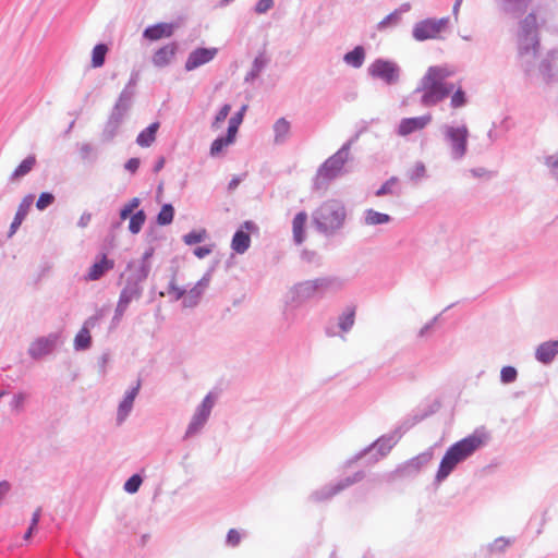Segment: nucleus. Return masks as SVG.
Masks as SVG:
<instances>
[{"mask_svg":"<svg viewBox=\"0 0 558 558\" xmlns=\"http://www.w3.org/2000/svg\"><path fill=\"white\" fill-rule=\"evenodd\" d=\"M451 74L452 71L447 66H430L427 70L418 88L423 93L422 104L424 106H435L454 89V85L446 83Z\"/></svg>","mask_w":558,"mask_h":558,"instance_id":"obj_1","label":"nucleus"},{"mask_svg":"<svg viewBox=\"0 0 558 558\" xmlns=\"http://www.w3.org/2000/svg\"><path fill=\"white\" fill-rule=\"evenodd\" d=\"M485 442L486 437L484 434L474 433L453 444L440 461L437 478L439 481L446 478L460 462L482 448Z\"/></svg>","mask_w":558,"mask_h":558,"instance_id":"obj_2","label":"nucleus"},{"mask_svg":"<svg viewBox=\"0 0 558 558\" xmlns=\"http://www.w3.org/2000/svg\"><path fill=\"white\" fill-rule=\"evenodd\" d=\"M345 219V209L338 201L324 203L314 214V221L324 231L340 228Z\"/></svg>","mask_w":558,"mask_h":558,"instance_id":"obj_3","label":"nucleus"},{"mask_svg":"<svg viewBox=\"0 0 558 558\" xmlns=\"http://www.w3.org/2000/svg\"><path fill=\"white\" fill-rule=\"evenodd\" d=\"M348 158V150L341 149L328 158L319 168L316 175V187H324L330 180L340 174Z\"/></svg>","mask_w":558,"mask_h":558,"instance_id":"obj_4","label":"nucleus"},{"mask_svg":"<svg viewBox=\"0 0 558 558\" xmlns=\"http://www.w3.org/2000/svg\"><path fill=\"white\" fill-rule=\"evenodd\" d=\"M368 73L374 78H379L386 84H395L399 80V66L389 60L377 59L368 66Z\"/></svg>","mask_w":558,"mask_h":558,"instance_id":"obj_5","label":"nucleus"},{"mask_svg":"<svg viewBox=\"0 0 558 558\" xmlns=\"http://www.w3.org/2000/svg\"><path fill=\"white\" fill-rule=\"evenodd\" d=\"M448 23L447 19H427L415 24L413 28V37L418 40L436 39L441 32L446 28Z\"/></svg>","mask_w":558,"mask_h":558,"instance_id":"obj_6","label":"nucleus"},{"mask_svg":"<svg viewBox=\"0 0 558 558\" xmlns=\"http://www.w3.org/2000/svg\"><path fill=\"white\" fill-rule=\"evenodd\" d=\"M446 138L451 145L453 157L461 158L466 153L469 130L465 125L461 126H446Z\"/></svg>","mask_w":558,"mask_h":558,"instance_id":"obj_7","label":"nucleus"},{"mask_svg":"<svg viewBox=\"0 0 558 558\" xmlns=\"http://www.w3.org/2000/svg\"><path fill=\"white\" fill-rule=\"evenodd\" d=\"M217 53V48H197L189 54L184 68L186 71H193L210 62Z\"/></svg>","mask_w":558,"mask_h":558,"instance_id":"obj_8","label":"nucleus"},{"mask_svg":"<svg viewBox=\"0 0 558 558\" xmlns=\"http://www.w3.org/2000/svg\"><path fill=\"white\" fill-rule=\"evenodd\" d=\"M179 46L177 43H168L156 49L151 56V63L158 69L170 65L178 53Z\"/></svg>","mask_w":558,"mask_h":558,"instance_id":"obj_9","label":"nucleus"},{"mask_svg":"<svg viewBox=\"0 0 558 558\" xmlns=\"http://www.w3.org/2000/svg\"><path fill=\"white\" fill-rule=\"evenodd\" d=\"M213 405H214V401H213L211 397L207 396L203 400V402L199 405V408L197 409L196 413L194 414V416L187 427L186 436L195 434L203 427V425L205 424V422L207 421V418L210 414Z\"/></svg>","mask_w":558,"mask_h":558,"instance_id":"obj_10","label":"nucleus"},{"mask_svg":"<svg viewBox=\"0 0 558 558\" xmlns=\"http://www.w3.org/2000/svg\"><path fill=\"white\" fill-rule=\"evenodd\" d=\"M432 121L430 114L402 119L398 125V134L408 136L416 131L425 129Z\"/></svg>","mask_w":558,"mask_h":558,"instance_id":"obj_11","label":"nucleus"},{"mask_svg":"<svg viewBox=\"0 0 558 558\" xmlns=\"http://www.w3.org/2000/svg\"><path fill=\"white\" fill-rule=\"evenodd\" d=\"M254 227L253 222L245 221L240 230H238L231 241L232 250L238 254L246 252L251 245L250 230Z\"/></svg>","mask_w":558,"mask_h":558,"instance_id":"obj_12","label":"nucleus"},{"mask_svg":"<svg viewBox=\"0 0 558 558\" xmlns=\"http://www.w3.org/2000/svg\"><path fill=\"white\" fill-rule=\"evenodd\" d=\"M175 25L172 23H158L151 26H148L143 36L151 41H156L162 38H169L174 34Z\"/></svg>","mask_w":558,"mask_h":558,"instance_id":"obj_13","label":"nucleus"},{"mask_svg":"<svg viewBox=\"0 0 558 558\" xmlns=\"http://www.w3.org/2000/svg\"><path fill=\"white\" fill-rule=\"evenodd\" d=\"M57 336H49L36 339L31 343L28 353L35 359L49 354L57 342Z\"/></svg>","mask_w":558,"mask_h":558,"instance_id":"obj_14","label":"nucleus"},{"mask_svg":"<svg viewBox=\"0 0 558 558\" xmlns=\"http://www.w3.org/2000/svg\"><path fill=\"white\" fill-rule=\"evenodd\" d=\"M98 322V317H89L85 320L83 327L74 338V347L76 350H85L89 348L92 343V337L89 329L95 327Z\"/></svg>","mask_w":558,"mask_h":558,"instance_id":"obj_15","label":"nucleus"},{"mask_svg":"<svg viewBox=\"0 0 558 558\" xmlns=\"http://www.w3.org/2000/svg\"><path fill=\"white\" fill-rule=\"evenodd\" d=\"M33 202H34V196L31 194L23 197V199L21 201V203L17 207L14 219L10 226L9 236H12L16 232V230L20 228V226L22 225L23 220L26 218V216L31 209Z\"/></svg>","mask_w":558,"mask_h":558,"instance_id":"obj_16","label":"nucleus"},{"mask_svg":"<svg viewBox=\"0 0 558 558\" xmlns=\"http://www.w3.org/2000/svg\"><path fill=\"white\" fill-rule=\"evenodd\" d=\"M114 260L102 255L99 262L93 264L86 275V280L96 281L100 279L107 271L113 269Z\"/></svg>","mask_w":558,"mask_h":558,"instance_id":"obj_17","label":"nucleus"},{"mask_svg":"<svg viewBox=\"0 0 558 558\" xmlns=\"http://www.w3.org/2000/svg\"><path fill=\"white\" fill-rule=\"evenodd\" d=\"M558 354V341H546L536 349L535 356L537 361L547 364Z\"/></svg>","mask_w":558,"mask_h":558,"instance_id":"obj_18","label":"nucleus"},{"mask_svg":"<svg viewBox=\"0 0 558 558\" xmlns=\"http://www.w3.org/2000/svg\"><path fill=\"white\" fill-rule=\"evenodd\" d=\"M306 221L307 215L305 211L299 213L292 221L293 239L298 244H301L305 239Z\"/></svg>","mask_w":558,"mask_h":558,"instance_id":"obj_19","label":"nucleus"},{"mask_svg":"<svg viewBox=\"0 0 558 558\" xmlns=\"http://www.w3.org/2000/svg\"><path fill=\"white\" fill-rule=\"evenodd\" d=\"M430 458H432L430 453L418 454V456L410 459L409 461H407L404 464H402L398 469V472H400L402 474L409 473V472H418L421 470V468L423 466V464L428 462L430 460Z\"/></svg>","mask_w":558,"mask_h":558,"instance_id":"obj_20","label":"nucleus"},{"mask_svg":"<svg viewBox=\"0 0 558 558\" xmlns=\"http://www.w3.org/2000/svg\"><path fill=\"white\" fill-rule=\"evenodd\" d=\"M159 129V122H154L149 126H147L145 130H143L137 138L136 143L141 147H149L156 140V133Z\"/></svg>","mask_w":558,"mask_h":558,"instance_id":"obj_21","label":"nucleus"},{"mask_svg":"<svg viewBox=\"0 0 558 558\" xmlns=\"http://www.w3.org/2000/svg\"><path fill=\"white\" fill-rule=\"evenodd\" d=\"M136 291L134 290H129V289H124L122 290L120 296H119V301H118V304H117V308H116V318L117 319H120L125 311L128 310L130 303L132 302V300L134 299V296L136 295Z\"/></svg>","mask_w":558,"mask_h":558,"instance_id":"obj_22","label":"nucleus"},{"mask_svg":"<svg viewBox=\"0 0 558 558\" xmlns=\"http://www.w3.org/2000/svg\"><path fill=\"white\" fill-rule=\"evenodd\" d=\"M343 60L348 65L359 69L364 63L365 49L362 46H356L352 51L344 54Z\"/></svg>","mask_w":558,"mask_h":558,"instance_id":"obj_23","label":"nucleus"},{"mask_svg":"<svg viewBox=\"0 0 558 558\" xmlns=\"http://www.w3.org/2000/svg\"><path fill=\"white\" fill-rule=\"evenodd\" d=\"M36 165V157L28 156L26 157L12 172L11 179L16 181L24 175L28 174Z\"/></svg>","mask_w":558,"mask_h":558,"instance_id":"obj_24","label":"nucleus"},{"mask_svg":"<svg viewBox=\"0 0 558 558\" xmlns=\"http://www.w3.org/2000/svg\"><path fill=\"white\" fill-rule=\"evenodd\" d=\"M236 134L230 133V130L227 131V136L216 138L210 146V155L217 156L219 155L227 146L232 144L235 141Z\"/></svg>","mask_w":558,"mask_h":558,"instance_id":"obj_25","label":"nucleus"},{"mask_svg":"<svg viewBox=\"0 0 558 558\" xmlns=\"http://www.w3.org/2000/svg\"><path fill=\"white\" fill-rule=\"evenodd\" d=\"M138 389H140V383H137V385L125 395L123 401L120 403L119 417L121 420L124 418L128 415V413L131 411L134 399L138 392Z\"/></svg>","mask_w":558,"mask_h":558,"instance_id":"obj_26","label":"nucleus"},{"mask_svg":"<svg viewBox=\"0 0 558 558\" xmlns=\"http://www.w3.org/2000/svg\"><path fill=\"white\" fill-rule=\"evenodd\" d=\"M355 319V307L349 306L339 317V327L343 332L349 331L354 325Z\"/></svg>","mask_w":558,"mask_h":558,"instance_id":"obj_27","label":"nucleus"},{"mask_svg":"<svg viewBox=\"0 0 558 558\" xmlns=\"http://www.w3.org/2000/svg\"><path fill=\"white\" fill-rule=\"evenodd\" d=\"M390 221V216L387 214L378 213L374 209L365 211V223L367 226L384 225Z\"/></svg>","mask_w":558,"mask_h":558,"instance_id":"obj_28","label":"nucleus"},{"mask_svg":"<svg viewBox=\"0 0 558 558\" xmlns=\"http://www.w3.org/2000/svg\"><path fill=\"white\" fill-rule=\"evenodd\" d=\"M108 47L104 44L96 45L92 52V66L100 68L105 63Z\"/></svg>","mask_w":558,"mask_h":558,"instance_id":"obj_29","label":"nucleus"},{"mask_svg":"<svg viewBox=\"0 0 558 558\" xmlns=\"http://www.w3.org/2000/svg\"><path fill=\"white\" fill-rule=\"evenodd\" d=\"M276 142H282L290 132V123L284 119L280 118L274 125Z\"/></svg>","mask_w":558,"mask_h":558,"instance_id":"obj_30","label":"nucleus"},{"mask_svg":"<svg viewBox=\"0 0 558 558\" xmlns=\"http://www.w3.org/2000/svg\"><path fill=\"white\" fill-rule=\"evenodd\" d=\"M145 220H146V216L143 210H138L137 213H135L130 218V223H129L130 232L133 234L138 233L142 230Z\"/></svg>","mask_w":558,"mask_h":558,"instance_id":"obj_31","label":"nucleus"},{"mask_svg":"<svg viewBox=\"0 0 558 558\" xmlns=\"http://www.w3.org/2000/svg\"><path fill=\"white\" fill-rule=\"evenodd\" d=\"M453 90L454 92H453V94L451 96V99H450V106L453 109H458V108H461V107L465 106V104L468 101V98H466V94L462 89V87L461 86L454 87Z\"/></svg>","mask_w":558,"mask_h":558,"instance_id":"obj_32","label":"nucleus"},{"mask_svg":"<svg viewBox=\"0 0 558 558\" xmlns=\"http://www.w3.org/2000/svg\"><path fill=\"white\" fill-rule=\"evenodd\" d=\"M174 216L173 207L169 204H166L161 207L158 217L157 222L161 226H166L172 222Z\"/></svg>","mask_w":558,"mask_h":558,"instance_id":"obj_33","label":"nucleus"},{"mask_svg":"<svg viewBox=\"0 0 558 558\" xmlns=\"http://www.w3.org/2000/svg\"><path fill=\"white\" fill-rule=\"evenodd\" d=\"M247 109L246 105H243L241 109L230 118L228 129L230 130V133L238 134L239 126L241 125L243 121L244 113Z\"/></svg>","mask_w":558,"mask_h":558,"instance_id":"obj_34","label":"nucleus"},{"mask_svg":"<svg viewBox=\"0 0 558 558\" xmlns=\"http://www.w3.org/2000/svg\"><path fill=\"white\" fill-rule=\"evenodd\" d=\"M400 22V13L398 11H395L387 16H385L378 24L377 29L385 31L388 27H392L398 25Z\"/></svg>","mask_w":558,"mask_h":558,"instance_id":"obj_35","label":"nucleus"},{"mask_svg":"<svg viewBox=\"0 0 558 558\" xmlns=\"http://www.w3.org/2000/svg\"><path fill=\"white\" fill-rule=\"evenodd\" d=\"M207 232L205 229L193 230L183 236V241L187 245L201 243L206 238Z\"/></svg>","mask_w":558,"mask_h":558,"instance_id":"obj_36","label":"nucleus"},{"mask_svg":"<svg viewBox=\"0 0 558 558\" xmlns=\"http://www.w3.org/2000/svg\"><path fill=\"white\" fill-rule=\"evenodd\" d=\"M231 111V106L230 105H223L220 110L218 111V113L216 114L213 123H211V128L215 129V130H218L221 128L222 123L225 122V120L227 119V117L229 116Z\"/></svg>","mask_w":558,"mask_h":558,"instance_id":"obj_37","label":"nucleus"},{"mask_svg":"<svg viewBox=\"0 0 558 558\" xmlns=\"http://www.w3.org/2000/svg\"><path fill=\"white\" fill-rule=\"evenodd\" d=\"M142 477L138 474L132 475L124 484L125 492L135 494L142 484Z\"/></svg>","mask_w":558,"mask_h":558,"instance_id":"obj_38","label":"nucleus"},{"mask_svg":"<svg viewBox=\"0 0 558 558\" xmlns=\"http://www.w3.org/2000/svg\"><path fill=\"white\" fill-rule=\"evenodd\" d=\"M517 371L512 366H505L500 372V379L504 384L513 383L517 379Z\"/></svg>","mask_w":558,"mask_h":558,"instance_id":"obj_39","label":"nucleus"},{"mask_svg":"<svg viewBox=\"0 0 558 558\" xmlns=\"http://www.w3.org/2000/svg\"><path fill=\"white\" fill-rule=\"evenodd\" d=\"M54 202V196L51 193H41L36 202V207L39 210L46 209Z\"/></svg>","mask_w":558,"mask_h":558,"instance_id":"obj_40","label":"nucleus"},{"mask_svg":"<svg viewBox=\"0 0 558 558\" xmlns=\"http://www.w3.org/2000/svg\"><path fill=\"white\" fill-rule=\"evenodd\" d=\"M140 205V199L134 197L132 198L128 204H125L123 206V208L121 209L120 211V218L122 220H125L131 214L132 211L137 208Z\"/></svg>","mask_w":558,"mask_h":558,"instance_id":"obj_41","label":"nucleus"},{"mask_svg":"<svg viewBox=\"0 0 558 558\" xmlns=\"http://www.w3.org/2000/svg\"><path fill=\"white\" fill-rule=\"evenodd\" d=\"M536 25H537L536 15L531 13L524 19L522 27L526 33H530L536 28Z\"/></svg>","mask_w":558,"mask_h":558,"instance_id":"obj_42","label":"nucleus"},{"mask_svg":"<svg viewBox=\"0 0 558 558\" xmlns=\"http://www.w3.org/2000/svg\"><path fill=\"white\" fill-rule=\"evenodd\" d=\"M274 7V0H258L255 5V12L257 14H264Z\"/></svg>","mask_w":558,"mask_h":558,"instance_id":"obj_43","label":"nucleus"},{"mask_svg":"<svg viewBox=\"0 0 558 558\" xmlns=\"http://www.w3.org/2000/svg\"><path fill=\"white\" fill-rule=\"evenodd\" d=\"M397 183V179L396 178H391L389 179L387 182H385L381 187L376 192V195L377 196H383L385 194H391L392 193V187L393 185Z\"/></svg>","mask_w":558,"mask_h":558,"instance_id":"obj_44","label":"nucleus"},{"mask_svg":"<svg viewBox=\"0 0 558 558\" xmlns=\"http://www.w3.org/2000/svg\"><path fill=\"white\" fill-rule=\"evenodd\" d=\"M241 541V534L239 531L231 529L227 535V542L231 546H236Z\"/></svg>","mask_w":558,"mask_h":558,"instance_id":"obj_45","label":"nucleus"},{"mask_svg":"<svg viewBox=\"0 0 558 558\" xmlns=\"http://www.w3.org/2000/svg\"><path fill=\"white\" fill-rule=\"evenodd\" d=\"M140 167V159L137 158H131L126 163H125V169L130 170L131 172H135Z\"/></svg>","mask_w":558,"mask_h":558,"instance_id":"obj_46","label":"nucleus"},{"mask_svg":"<svg viewBox=\"0 0 558 558\" xmlns=\"http://www.w3.org/2000/svg\"><path fill=\"white\" fill-rule=\"evenodd\" d=\"M211 252V250L209 247H206V246H199V247H196L194 250V254L198 257V258H204L206 257L207 255H209Z\"/></svg>","mask_w":558,"mask_h":558,"instance_id":"obj_47","label":"nucleus"},{"mask_svg":"<svg viewBox=\"0 0 558 558\" xmlns=\"http://www.w3.org/2000/svg\"><path fill=\"white\" fill-rule=\"evenodd\" d=\"M11 485L7 481L0 482V501L3 499V497L10 492Z\"/></svg>","mask_w":558,"mask_h":558,"instance_id":"obj_48","label":"nucleus"},{"mask_svg":"<svg viewBox=\"0 0 558 558\" xmlns=\"http://www.w3.org/2000/svg\"><path fill=\"white\" fill-rule=\"evenodd\" d=\"M25 400H26V396L23 395V393H20L17 396H15L14 400H13L14 407L17 410H21L23 408V404H24Z\"/></svg>","mask_w":558,"mask_h":558,"instance_id":"obj_49","label":"nucleus"},{"mask_svg":"<svg viewBox=\"0 0 558 558\" xmlns=\"http://www.w3.org/2000/svg\"><path fill=\"white\" fill-rule=\"evenodd\" d=\"M151 253H146L144 255V262L150 257ZM149 267L146 265V263H143L142 266V276L141 279H145L148 276Z\"/></svg>","mask_w":558,"mask_h":558,"instance_id":"obj_50","label":"nucleus"},{"mask_svg":"<svg viewBox=\"0 0 558 558\" xmlns=\"http://www.w3.org/2000/svg\"><path fill=\"white\" fill-rule=\"evenodd\" d=\"M40 512H41V509L40 508H37L35 510V512L33 513V518H32V522H31V526L33 527H36L38 522H39V519H40Z\"/></svg>","mask_w":558,"mask_h":558,"instance_id":"obj_51","label":"nucleus"},{"mask_svg":"<svg viewBox=\"0 0 558 558\" xmlns=\"http://www.w3.org/2000/svg\"><path fill=\"white\" fill-rule=\"evenodd\" d=\"M170 289H171V291H173L175 293L177 299L182 298L183 294L185 293V290H182V289L178 288L175 286L174 281L171 282Z\"/></svg>","mask_w":558,"mask_h":558,"instance_id":"obj_52","label":"nucleus"},{"mask_svg":"<svg viewBox=\"0 0 558 558\" xmlns=\"http://www.w3.org/2000/svg\"><path fill=\"white\" fill-rule=\"evenodd\" d=\"M93 153V148L89 145H83L81 147V155L83 158H87Z\"/></svg>","mask_w":558,"mask_h":558,"instance_id":"obj_53","label":"nucleus"},{"mask_svg":"<svg viewBox=\"0 0 558 558\" xmlns=\"http://www.w3.org/2000/svg\"><path fill=\"white\" fill-rule=\"evenodd\" d=\"M163 165H165V158H163V157H161V158L157 161V163H156V166H155V171H156V172H157V171H160V170L163 168Z\"/></svg>","mask_w":558,"mask_h":558,"instance_id":"obj_54","label":"nucleus"},{"mask_svg":"<svg viewBox=\"0 0 558 558\" xmlns=\"http://www.w3.org/2000/svg\"><path fill=\"white\" fill-rule=\"evenodd\" d=\"M89 219H90V215H87L86 217L85 216L81 217L80 226L81 227H86L88 221H89Z\"/></svg>","mask_w":558,"mask_h":558,"instance_id":"obj_55","label":"nucleus"},{"mask_svg":"<svg viewBox=\"0 0 558 558\" xmlns=\"http://www.w3.org/2000/svg\"><path fill=\"white\" fill-rule=\"evenodd\" d=\"M36 530V527H33V526H29L27 532L24 534V539L28 541L32 535H33V532Z\"/></svg>","mask_w":558,"mask_h":558,"instance_id":"obj_56","label":"nucleus"},{"mask_svg":"<svg viewBox=\"0 0 558 558\" xmlns=\"http://www.w3.org/2000/svg\"><path fill=\"white\" fill-rule=\"evenodd\" d=\"M239 184V180L238 179H233L231 182H230V189H234L236 187V185Z\"/></svg>","mask_w":558,"mask_h":558,"instance_id":"obj_57","label":"nucleus"},{"mask_svg":"<svg viewBox=\"0 0 558 558\" xmlns=\"http://www.w3.org/2000/svg\"><path fill=\"white\" fill-rule=\"evenodd\" d=\"M425 168L423 165L418 166V173H424Z\"/></svg>","mask_w":558,"mask_h":558,"instance_id":"obj_58","label":"nucleus"},{"mask_svg":"<svg viewBox=\"0 0 558 558\" xmlns=\"http://www.w3.org/2000/svg\"><path fill=\"white\" fill-rule=\"evenodd\" d=\"M225 2H228L229 0H223Z\"/></svg>","mask_w":558,"mask_h":558,"instance_id":"obj_59","label":"nucleus"}]
</instances>
